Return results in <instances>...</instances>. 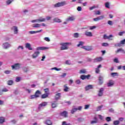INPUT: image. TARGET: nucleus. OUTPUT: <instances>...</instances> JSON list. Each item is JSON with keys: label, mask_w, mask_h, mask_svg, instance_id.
Segmentation results:
<instances>
[{"label": "nucleus", "mask_w": 125, "mask_h": 125, "mask_svg": "<svg viewBox=\"0 0 125 125\" xmlns=\"http://www.w3.org/2000/svg\"><path fill=\"white\" fill-rule=\"evenodd\" d=\"M93 86L92 85H88L85 87V90H88L89 89H92Z\"/></svg>", "instance_id": "412c9836"}, {"label": "nucleus", "mask_w": 125, "mask_h": 125, "mask_svg": "<svg viewBox=\"0 0 125 125\" xmlns=\"http://www.w3.org/2000/svg\"><path fill=\"white\" fill-rule=\"evenodd\" d=\"M45 125H52V122L50 120H46L45 122H44Z\"/></svg>", "instance_id": "dca6fc26"}, {"label": "nucleus", "mask_w": 125, "mask_h": 125, "mask_svg": "<svg viewBox=\"0 0 125 125\" xmlns=\"http://www.w3.org/2000/svg\"><path fill=\"white\" fill-rule=\"evenodd\" d=\"M113 125H120V121L119 120L113 121Z\"/></svg>", "instance_id": "473e14b6"}, {"label": "nucleus", "mask_w": 125, "mask_h": 125, "mask_svg": "<svg viewBox=\"0 0 125 125\" xmlns=\"http://www.w3.org/2000/svg\"><path fill=\"white\" fill-rule=\"evenodd\" d=\"M25 47L26 48H28L29 50H32V48H31V44L29 43H26L25 44Z\"/></svg>", "instance_id": "f3484780"}, {"label": "nucleus", "mask_w": 125, "mask_h": 125, "mask_svg": "<svg viewBox=\"0 0 125 125\" xmlns=\"http://www.w3.org/2000/svg\"><path fill=\"white\" fill-rule=\"evenodd\" d=\"M12 29H13V31L15 33V34H17L18 32V28H17V26H13Z\"/></svg>", "instance_id": "a878e982"}, {"label": "nucleus", "mask_w": 125, "mask_h": 125, "mask_svg": "<svg viewBox=\"0 0 125 125\" xmlns=\"http://www.w3.org/2000/svg\"><path fill=\"white\" fill-rule=\"evenodd\" d=\"M83 44H84V42L81 41L79 42V43L77 45V46L78 47H80V46H81V47L82 48H83Z\"/></svg>", "instance_id": "6ab92c4d"}, {"label": "nucleus", "mask_w": 125, "mask_h": 125, "mask_svg": "<svg viewBox=\"0 0 125 125\" xmlns=\"http://www.w3.org/2000/svg\"><path fill=\"white\" fill-rule=\"evenodd\" d=\"M85 35L87 37H92V33L91 32H86L85 33Z\"/></svg>", "instance_id": "b1692460"}, {"label": "nucleus", "mask_w": 125, "mask_h": 125, "mask_svg": "<svg viewBox=\"0 0 125 125\" xmlns=\"http://www.w3.org/2000/svg\"><path fill=\"white\" fill-rule=\"evenodd\" d=\"M44 21H45V18H40L39 19L32 20V22L35 23V22H44Z\"/></svg>", "instance_id": "39448f33"}, {"label": "nucleus", "mask_w": 125, "mask_h": 125, "mask_svg": "<svg viewBox=\"0 0 125 125\" xmlns=\"http://www.w3.org/2000/svg\"><path fill=\"white\" fill-rule=\"evenodd\" d=\"M41 26L42 24L40 23H35L32 25L33 28H40V27H41Z\"/></svg>", "instance_id": "2eb2a0df"}, {"label": "nucleus", "mask_w": 125, "mask_h": 125, "mask_svg": "<svg viewBox=\"0 0 125 125\" xmlns=\"http://www.w3.org/2000/svg\"><path fill=\"white\" fill-rule=\"evenodd\" d=\"M114 84V83L113 82H109L107 83V86H112Z\"/></svg>", "instance_id": "49530a36"}, {"label": "nucleus", "mask_w": 125, "mask_h": 125, "mask_svg": "<svg viewBox=\"0 0 125 125\" xmlns=\"http://www.w3.org/2000/svg\"><path fill=\"white\" fill-rule=\"evenodd\" d=\"M81 79L82 80H85V75H81Z\"/></svg>", "instance_id": "e2e57ef3"}, {"label": "nucleus", "mask_w": 125, "mask_h": 125, "mask_svg": "<svg viewBox=\"0 0 125 125\" xmlns=\"http://www.w3.org/2000/svg\"><path fill=\"white\" fill-rule=\"evenodd\" d=\"M5 121V119L4 117H0V124H3L4 122Z\"/></svg>", "instance_id": "bb28decb"}, {"label": "nucleus", "mask_w": 125, "mask_h": 125, "mask_svg": "<svg viewBox=\"0 0 125 125\" xmlns=\"http://www.w3.org/2000/svg\"><path fill=\"white\" fill-rule=\"evenodd\" d=\"M20 66H21V64L20 63H15L13 65H12L11 67L13 69H15V70H18L20 69Z\"/></svg>", "instance_id": "20e7f679"}, {"label": "nucleus", "mask_w": 125, "mask_h": 125, "mask_svg": "<svg viewBox=\"0 0 125 125\" xmlns=\"http://www.w3.org/2000/svg\"><path fill=\"white\" fill-rule=\"evenodd\" d=\"M79 37V33H74V38H78Z\"/></svg>", "instance_id": "864d4df0"}, {"label": "nucleus", "mask_w": 125, "mask_h": 125, "mask_svg": "<svg viewBox=\"0 0 125 125\" xmlns=\"http://www.w3.org/2000/svg\"><path fill=\"white\" fill-rule=\"evenodd\" d=\"M108 25H113V21H108Z\"/></svg>", "instance_id": "69168bd1"}, {"label": "nucleus", "mask_w": 125, "mask_h": 125, "mask_svg": "<svg viewBox=\"0 0 125 125\" xmlns=\"http://www.w3.org/2000/svg\"><path fill=\"white\" fill-rule=\"evenodd\" d=\"M44 90L45 91V94H49L48 88L44 89Z\"/></svg>", "instance_id": "4c0bfd02"}, {"label": "nucleus", "mask_w": 125, "mask_h": 125, "mask_svg": "<svg viewBox=\"0 0 125 125\" xmlns=\"http://www.w3.org/2000/svg\"><path fill=\"white\" fill-rule=\"evenodd\" d=\"M7 84H8V85H12V84H13V81L12 80L8 81L7 82Z\"/></svg>", "instance_id": "2f4dec72"}, {"label": "nucleus", "mask_w": 125, "mask_h": 125, "mask_svg": "<svg viewBox=\"0 0 125 125\" xmlns=\"http://www.w3.org/2000/svg\"><path fill=\"white\" fill-rule=\"evenodd\" d=\"M48 95H49V94H44L42 95L41 98L42 99H44V98H47V97H48Z\"/></svg>", "instance_id": "5701e85b"}, {"label": "nucleus", "mask_w": 125, "mask_h": 125, "mask_svg": "<svg viewBox=\"0 0 125 125\" xmlns=\"http://www.w3.org/2000/svg\"><path fill=\"white\" fill-rule=\"evenodd\" d=\"M90 78V75H85V80H89Z\"/></svg>", "instance_id": "e433bc0d"}, {"label": "nucleus", "mask_w": 125, "mask_h": 125, "mask_svg": "<svg viewBox=\"0 0 125 125\" xmlns=\"http://www.w3.org/2000/svg\"><path fill=\"white\" fill-rule=\"evenodd\" d=\"M87 61H88V62H93V59H92L91 58H88L87 59Z\"/></svg>", "instance_id": "de8ad7c7"}, {"label": "nucleus", "mask_w": 125, "mask_h": 125, "mask_svg": "<svg viewBox=\"0 0 125 125\" xmlns=\"http://www.w3.org/2000/svg\"><path fill=\"white\" fill-rule=\"evenodd\" d=\"M61 97V93H58L56 94V97H55V100H58Z\"/></svg>", "instance_id": "aec40b11"}, {"label": "nucleus", "mask_w": 125, "mask_h": 125, "mask_svg": "<svg viewBox=\"0 0 125 125\" xmlns=\"http://www.w3.org/2000/svg\"><path fill=\"white\" fill-rule=\"evenodd\" d=\"M104 91V89L103 88H100L98 96H102V95H103Z\"/></svg>", "instance_id": "f8f14e48"}, {"label": "nucleus", "mask_w": 125, "mask_h": 125, "mask_svg": "<svg viewBox=\"0 0 125 125\" xmlns=\"http://www.w3.org/2000/svg\"><path fill=\"white\" fill-rule=\"evenodd\" d=\"M75 83L77 84H80L81 83V80H77L75 81Z\"/></svg>", "instance_id": "09e8293b"}, {"label": "nucleus", "mask_w": 125, "mask_h": 125, "mask_svg": "<svg viewBox=\"0 0 125 125\" xmlns=\"http://www.w3.org/2000/svg\"><path fill=\"white\" fill-rule=\"evenodd\" d=\"M40 32H42V30H38V31H32V34H37V33H40Z\"/></svg>", "instance_id": "72a5a7b5"}, {"label": "nucleus", "mask_w": 125, "mask_h": 125, "mask_svg": "<svg viewBox=\"0 0 125 125\" xmlns=\"http://www.w3.org/2000/svg\"><path fill=\"white\" fill-rule=\"evenodd\" d=\"M104 40H108V39H109L108 36H106V34H104Z\"/></svg>", "instance_id": "4d7b16f0"}, {"label": "nucleus", "mask_w": 125, "mask_h": 125, "mask_svg": "<svg viewBox=\"0 0 125 125\" xmlns=\"http://www.w3.org/2000/svg\"><path fill=\"white\" fill-rule=\"evenodd\" d=\"M61 116L64 117V118H66L68 115V112L66 111H64L60 113Z\"/></svg>", "instance_id": "1a4fd4ad"}, {"label": "nucleus", "mask_w": 125, "mask_h": 125, "mask_svg": "<svg viewBox=\"0 0 125 125\" xmlns=\"http://www.w3.org/2000/svg\"><path fill=\"white\" fill-rule=\"evenodd\" d=\"M44 41L46 42H50V39L48 37H46L44 38Z\"/></svg>", "instance_id": "603ef678"}, {"label": "nucleus", "mask_w": 125, "mask_h": 125, "mask_svg": "<svg viewBox=\"0 0 125 125\" xmlns=\"http://www.w3.org/2000/svg\"><path fill=\"white\" fill-rule=\"evenodd\" d=\"M106 122H111V117H107L105 118Z\"/></svg>", "instance_id": "79ce46f5"}, {"label": "nucleus", "mask_w": 125, "mask_h": 125, "mask_svg": "<svg viewBox=\"0 0 125 125\" xmlns=\"http://www.w3.org/2000/svg\"><path fill=\"white\" fill-rule=\"evenodd\" d=\"M39 55H40V52L36 51L32 55V57L33 58H37V57H38V56H39Z\"/></svg>", "instance_id": "9d476101"}, {"label": "nucleus", "mask_w": 125, "mask_h": 125, "mask_svg": "<svg viewBox=\"0 0 125 125\" xmlns=\"http://www.w3.org/2000/svg\"><path fill=\"white\" fill-rule=\"evenodd\" d=\"M12 1H13V0H8L6 1V3L7 4L9 5L10 4L11 2H12Z\"/></svg>", "instance_id": "37998d69"}, {"label": "nucleus", "mask_w": 125, "mask_h": 125, "mask_svg": "<svg viewBox=\"0 0 125 125\" xmlns=\"http://www.w3.org/2000/svg\"><path fill=\"white\" fill-rule=\"evenodd\" d=\"M121 42L120 43H117V44H115V46H118V47H121Z\"/></svg>", "instance_id": "774afa93"}, {"label": "nucleus", "mask_w": 125, "mask_h": 125, "mask_svg": "<svg viewBox=\"0 0 125 125\" xmlns=\"http://www.w3.org/2000/svg\"><path fill=\"white\" fill-rule=\"evenodd\" d=\"M23 72H24V73H27V72H28V68L23 67Z\"/></svg>", "instance_id": "ea45409f"}, {"label": "nucleus", "mask_w": 125, "mask_h": 125, "mask_svg": "<svg viewBox=\"0 0 125 125\" xmlns=\"http://www.w3.org/2000/svg\"><path fill=\"white\" fill-rule=\"evenodd\" d=\"M98 18L99 19V20H102V19H104V16H101L98 17Z\"/></svg>", "instance_id": "a18cd8bd"}, {"label": "nucleus", "mask_w": 125, "mask_h": 125, "mask_svg": "<svg viewBox=\"0 0 125 125\" xmlns=\"http://www.w3.org/2000/svg\"><path fill=\"white\" fill-rule=\"evenodd\" d=\"M10 46V44L9 43L6 42L3 44V47L5 49H7V48H8Z\"/></svg>", "instance_id": "ddd939ff"}, {"label": "nucleus", "mask_w": 125, "mask_h": 125, "mask_svg": "<svg viewBox=\"0 0 125 125\" xmlns=\"http://www.w3.org/2000/svg\"><path fill=\"white\" fill-rule=\"evenodd\" d=\"M103 83V77L99 76V84H102Z\"/></svg>", "instance_id": "4468645a"}, {"label": "nucleus", "mask_w": 125, "mask_h": 125, "mask_svg": "<svg viewBox=\"0 0 125 125\" xmlns=\"http://www.w3.org/2000/svg\"><path fill=\"white\" fill-rule=\"evenodd\" d=\"M62 125H71V124H70V123L67 124V123H66V122L63 121V122H62Z\"/></svg>", "instance_id": "13d9d810"}, {"label": "nucleus", "mask_w": 125, "mask_h": 125, "mask_svg": "<svg viewBox=\"0 0 125 125\" xmlns=\"http://www.w3.org/2000/svg\"><path fill=\"white\" fill-rule=\"evenodd\" d=\"M46 105H47V103L45 102H43L42 103L40 104L36 110L37 112H40V111H41L42 109H43V107H45Z\"/></svg>", "instance_id": "f257e3e1"}, {"label": "nucleus", "mask_w": 125, "mask_h": 125, "mask_svg": "<svg viewBox=\"0 0 125 125\" xmlns=\"http://www.w3.org/2000/svg\"><path fill=\"white\" fill-rule=\"evenodd\" d=\"M103 107V105H101L100 106H98L97 108V111H100L101 110V108Z\"/></svg>", "instance_id": "3c124183"}, {"label": "nucleus", "mask_w": 125, "mask_h": 125, "mask_svg": "<svg viewBox=\"0 0 125 125\" xmlns=\"http://www.w3.org/2000/svg\"><path fill=\"white\" fill-rule=\"evenodd\" d=\"M64 87L63 89L64 91H65V92H67V91H68L69 89V87H68L66 85H64Z\"/></svg>", "instance_id": "7c9ffc66"}, {"label": "nucleus", "mask_w": 125, "mask_h": 125, "mask_svg": "<svg viewBox=\"0 0 125 125\" xmlns=\"http://www.w3.org/2000/svg\"><path fill=\"white\" fill-rule=\"evenodd\" d=\"M77 10H78V11H82V7L78 6L77 7Z\"/></svg>", "instance_id": "338daca9"}, {"label": "nucleus", "mask_w": 125, "mask_h": 125, "mask_svg": "<svg viewBox=\"0 0 125 125\" xmlns=\"http://www.w3.org/2000/svg\"><path fill=\"white\" fill-rule=\"evenodd\" d=\"M53 21H54V22L61 23V20H60V19H58V18H55V19H54Z\"/></svg>", "instance_id": "393cba45"}, {"label": "nucleus", "mask_w": 125, "mask_h": 125, "mask_svg": "<svg viewBox=\"0 0 125 125\" xmlns=\"http://www.w3.org/2000/svg\"><path fill=\"white\" fill-rule=\"evenodd\" d=\"M65 64H67V65H71V61L69 60L66 61Z\"/></svg>", "instance_id": "c03bdc74"}, {"label": "nucleus", "mask_w": 125, "mask_h": 125, "mask_svg": "<svg viewBox=\"0 0 125 125\" xmlns=\"http://www.w3.org/2000/svg\"><path fill=\"white\" fill-rule=\"evenodd\" d=\"M70 43H62L61 45H62V46L61 47V50H65L67 49L68 48L67 46L68 44H69Z\"/></svg>", "instance_id": "f03ea898"}, {"label": "nucleus", "mask_w": 125, "mask_h": 125, "mask_svg": "<svg viewBox=\"0 0 125 125\" xmlns=\"http://www.w3.org/2000/svg\"><path fill=\"white\" fill-rule=\"evenodd\" d=\"M75 20V16H72L71 17H69L68 19H66V21H74Z\"/></svg>", "instance_id": "a211bd4d"}, {"label": "nucleus", "mask_w": 125, "mask_h": 125, "mask_svg": "<svg viewBox=\"0 0 125 125\" xmlns=\"http://www.w3.org/2000/svg\"><path fill=\"white\" fill-rule=\"evenodd\" d=\"M82 48L83 49H85V50H87L88 51H89V50H92V47L91 46H83L82 47Z\"/></svg>", "instance_id": "0eeeda50"}, {"label": "nucleus", "mask_w": 125, "mask_h": 125, "mask_svg": "<svg viewBox=\"0 0 125 125\" xmlns=\"http://www.w3.org/2000/svg\"><path fill=\"white\" fill-rule=\"evenodd\" d=\"M125 32L123 31V32H120L118 33L119 36H123L124 34H125Z\"/></svg>", "instance_id": "5fc2aeb1"}, {"label": "nucleus", "mask_w": 125, "mask_h": 125, "mask_svg": "<svg viewBox=\"0 0 125 125\" xmlns=\"http://www.w3.org/2000/svg\"><path fill=\"white\" fill-rule=\"evenodd\" d=\"M21 80V78L20 77H17L16 79V82H17V83H18L19 82H20Z\"/></svg>", "instance_id": "8fccbe9b"}, {"label": "nucleus", "mask_w": 125, "mask_h": 125, "mask_svg": "<svg viewBox=\"0 0 125 125\" xmlns=\"http://www.w3.org/2000/svg\"><path fill=\"white\" fill-rule=\"evenodd\" d=\"M45 49H47V48H46V47H38L37 48L36 50H37V51H39V50H45Z\"/></svg>", "instance_id": "9b49d317"}, {"label": "nucleus", "mask_w": 125, "mask_h": 125, "mask_svg": "<svg viewBox=\"0 0 125 125\" xmlns=\"http://www.w3.org/2000/svg\"><path fill=\"white\" fill-rule=\"evenodd\" d=\"M11 72V71L10 70H6L4 71V73L5 74H10Z\"/></svg>", "instance_id": "680f3d73"}, {"label": "nucleus", "mask_w": 125, "mask_h": 125, "mask_svg": "<svg viewBox=\"0 0 125 125\" xmlns=\"http://www.w3.org/2000/svg\"><path fill=\"white\" fill-rule=\"evenodd\" d=\"M66 4V2L63 1L61 2L57 3L55 4V7H60V6H64Z\"/></svg>", "instance_id": "7ed1b4c3"}, {"label": "nucleus", "mask_w": 125, "mask_h": 125, "mask_svg": "<svg viewBox=\"0 0 125 125\" xmlns=\"http://www.w3.org/2000/svg\"><path fill=\"white\" fill-rule=\"evenodd\" d=\"M105 7L106 8H109V5L110 4H109V2H107L105 3Z\"/></svg>", "instance_id": "58836bf2"}, {"label": "nucleus", "mask_w": 125, "mask_h": 125, "mask_svg": "<svg viewBox=\"0 0 125 125\" xmlns=\"http://www.w3.org/2000/svg\"><path fill=\"white\" fill-rule=\"evenodd\" d=\"M122 52L123 53H125V50H123L122 48H120L119 49H118L116 51L117 53H118V52Z\"/></svg>", "instance_id": "c85d7f7f"}, {"label": "nucleus", "mask_w": 125, "mask_h": 125, "mask_svg": "<svg viewBox=\"0 0 125 125\" xmlns=\"http://www.w3.org/2000/svg\"><path fill=\"white\" fill-rule=\"evenodd\" d=\"M95 72L96 74H98L99 72H100V69H99V68H96Z\"/></svg>", "instance_id": "0e129e2a"}, {"label": "nucleus", "mask_w": 125, "mask_h": 125, "mask_svg": "<svg viewBox=\"0 0 125 125\" xmlns=\"http://www.w3.org/2000/svg\"><path fill=\"white\" fill-rule=\"evenodd\" d=\"M94 119L95 120L94 121H92L91 122V124L92 125H93V124H96V123H97V118H96V117H95L94 118Z\"/></svg>", "instance_id": "cd10ccee"}, {"label": "nucleus", "mask_w": 125, "mask_h": 125, "mask_svg": "<svg viewBox=\"0 0 125 125\" xmlns=\"http://www.w3.org/2000/svg\"><path fill=\"white\" fill-rule=\"evenodd\" d=\"M41 94V91L39 90H37L36 93L35 95H32V98H38V97H40V95Z\"/></svg>", "instance_id": "423d86ee"}, {"label": "nucleus", "mask_w": 125, "mask_h": 125, "mask_svg": "<svg viewBox=\"0 0 125 125\" xmlns=\"http://www.w3.org/2000/svg\"><path fill=\"white\" fill-rule=\"evenodd\" d=\"M109 45V44L107 42H104L102 43V46H108Z\"/></svg>", "instance_id": "a19ab883"}, {"label": "nucleus", "mask_w": 125, "mask_h": 125, "mask_svg": "<svg viewBox=\"0 0 125 125\" xmlns=\"http://www.w3.org/2000/svg\"><path fill=\"white\" fill-rule=\"evenodd\" d=\"M78 111V108H73L71 110V114H74L75 112H77Z\"/></svg>", "instance_id": "c756f323"}, {"label": "nucleus", "mask_w": 125, "mask_h": 125, "mask_svg": "<svg viewBox=\"0 0 125 125\" xmlns=\"http://www.w3.org/2000/svg\"><path fill=\"white\" fill-rule=\"evenodd\" d=\"M100 61H102V58H101V57L97 58L93 60V62L94 63H96L97 62H100Z\"/></svg>", "instance_id": "6e6552de"}, {"label": "nucleus", "mask_w": 125, "mask_h": 125, "mask_svg": "<svg viewBox=\"0 0 125 125\" xmlns=\"http://www.w3.org/2000/svg\"><path fill=\"white\" fill-rule=\"evenodd\" d=\"M86 72L85 69H82L80 71V74H85Z\"/></svg>", "instance_id": "f704fd0d"}, {"label": "nucleus", "mask_w": 125, "mask_h": 125, "mask_svg": "<svg viewBox=\"0 0 125 125\" xmlns=\"http://www.w3.org/2000/svg\"><path fill=\"white\" fill-rule=\"evenodd\" d=\"M114 62L115 63H119V60H118V58H115L114 59Z\"/></svg>", "instance_id": "052dcab7"}, {"label": "nucleus", "mask_w": 125, "mask_h": 125, "mask_svg": "<svg viewBox=\"0 0 125 125\" xmlns=\"http://www.w3.org/2000/svg\"><path fill=\"white\" fill-rule=\"evenodd\" d=\"M111 76H113V77L115 76H117V75H118V73L117 72H112L111 74Z\"/></svg>", "instance_id": "6e6d98bb"}, {"label": "nucleus", "mask_w": 125, "mask_h": 125, "mask_svg": "<svg viewBox=\"0 0 125 125\" xmlns=\"http://www.w3.org/2000/svg\"><path fill=\"white\" fill-rule=\"evenodd\" d=\"M121 44H125V39L120 42Z\"/></svg>", "instance_id": "bf43d9fd"}, {"label": "nucleus", "mask_w": 125, "mask_h": 125, "mask_svg": "<svg viewBox=\"0 0 125 125\" xmlns=\"http://www.w3.org/2000/svg\"><path fill=\"white\" fill-rule=\"evenodd\" d=\"M51 106L52 108H56V107H57V103H56L55 102H52Z\"/></svg>", "instance_id": "4be33fe9"}, {"label": "nucleus", "mask_w": 125, "mask_h": 125, "mask_svg": "<svg viewBox=\"0 0 125 125\" xmlns=\"http://www.w3.org/2000/svg\"><path fill=\"white\" fill-rule=\"evenodd\" d=\"M51 70H55L56 71H61V68H57V67H53Z\"/></svg>", "instance_id": "c9c22d12"}]
</instances>
